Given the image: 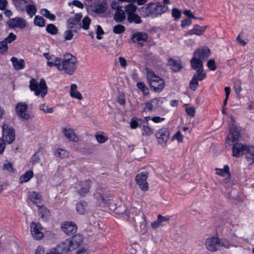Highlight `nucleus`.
Segmentation results:
<instances>
[{"instance_id": "obj_1", "label": "nucleus", "mask_w": 254, "mask_h": 254, "mask_svg": "<svg viewBox=\"0 0 254 254\" xmlns=\"http://www.w3.org/2000/svg\"><path fill=\"white\" fill-rule=\"evenodd\" d=\"M168 9V7L161 2H150L139 8L138 11L144 18H154L161 15Z\"/></svg>"}, {"instance_id": "obj_2", "label": "nucleus", "mask_w": 254, "mask_h": 254, "mask_svg": "<svg viewBox=\"0 0 254 254\" xmlns=\"http://www.w3.org/2000/svg\"><path fill=\"white\" fill-rule=\"evenodd\" d=\"M76 63L77 60L75 56L70 54H66L61 59L57 68L60 71L64 70L65 73L71 75L77 68Z\"/></svg>"}, {"instance_id": "obj_3", "label": "nucleus", "mask_w": 254, "mask_h": 254, "mask_svg": "<svg viewBox=\"0 0 254 254\" xmlns=\"http://www.w3.org/2000/svg\"><path fill=\"white\" fill-rule=\"evenodd\" d=\"M146 78L151 90L155 92H160L164 89V80L149 68L146 69Z\"/></svg>"}, {"instance_id": "obj_4", "label": "nucleus", "mask_w": 254, "mask_h": 254, "mask_svg": "<svg viewBox=\"0 0 254 254\" xmlns=\"http://www.w3.org/2000/svg\"><path fill=\"white\" fill-rule=\"evenodd\" d=\"M29 88L31 91L34 92L36 96H41L42 98H44L48 92V87L44 79H41L39 84L35 79H31L29 83Z\"/></svg>"}, {"instance_id": "obj_5", "label": "nucleus", "mask_w": 254, "mask_h": 254, "mask_svg": "<svg viewBox=\"0 0 254 254\" xmlns=\"http://www.w3.org/2000/svg\"><path fill=\"white\" fill-rule=\"evenodd\" d=\"M125 9L127 15L126 20L127 23L135 24H139L142 23V20L141 17L135 13L137 9L136 5L132 3H129L125 6Z\"/></svg>"}, {"instance_id": "obj_6", "label": "nucleus", "mask_w": 254, "mask_h": 254, "mask_svg": "<svg viewBox=\"0 0 254 254\" xmlns=\"http://www.w3.org/2000/svg\"><path fill=\"white\" fill-rule=\"evenodd\" d=\"M2 138L4 142L8 144L12 143L15 138V132L12 127H10L7 124H4L2 126Z\"/></svg>"}, {"instance_id": "obj_7", "label": "nucleus", "mask_w": 254, "mask_h": 254, "mask_svg": "<svg viewBox=\"0 0 254 254\" xmlns=\"http://www.w3.org/2000/svg\"><path fill=\"white\" fill-rule=\"evenodd\" d=\"M206 248L211 252H215L221 247L225 246L223 242L218 237H212L206 239L205 242Z\"/></svg>"}, {"instance_id": "obj_8", "label": "nucleus", "mask_w": 254, "mask_h": 254, "mask_svg": "<svg viewBox=\"0 0 254 254\" xmlns=\"http://www.w3.org/2000/svg\"><path fill=\"white\" fill-rule=\"evenodd\" d=\"M148 177V173L144 171L137 174L135 177V182L138 185L139 188L142 191H146L148 190L149 186L147 182V179Z\"/></svg>"}, {"instance_id": "obj_9", "label": "nucleus", "mask_w": 254, "mask_h": 254, "mask_svg": "<svg viewBox=\"0 0 254 254\" xmlns=\"http://www.w3.org/2000/svg\"><path fill=\"white\" fill-rule=\"evenodd\" d=\"M249 145L239 142L234 143L232 147V155L236 158L244 155L248 151Z\"/></svg>"}, {"instance_id": "obj_10", "label": "nucleus", "mask_w": 254, "mask_h": 254, "mask_svg": "<svg viewBox=\"0 0 254 254\" xmlns=\"http://www.w3.org/2000/svg\"><path fill=\"white\" fill-rule=\"evenodd\" d=\"M28 106L24 102L18 103L15 107L17 115L22 120H28L30 118V115L26 113Z\"/></svg>"}, {"instance_id": "obj_11", "label": "nucleus", "mask_w": 254, "mask_h": 254, "mask_svg": "<svg viewBox=\"0 0 254 254\" xmlns=\"http://www.w3.org/2000/svg\"><path fill=\"white\" fill-rule=\"evenodd\" d=\"M159 144L165 146L169 140L170 134L168 129L163 127L159 129L155 134Z\"/></svg>"}, {"instance_id": "obj_12", "label": "nucleus", "mask_w": 254, "mask_h": 254, "mask_svg": "<svg viewBox=\"0 0 254 254\" xmlns=\"http://www.w3.org/2000/svg\"><path fill=\"white\" fill-rule=\"evenodd\" d=\"M9 27L11 28H19L24 29L27 24L26 21L20 17H16L10 19L7 22Z\"/></svg>"}, {"instance_id": "obj_13", "label": "nucleus", "mask_w": 254, "mask_h": 254, "mask_svg": "<svg viewBox=\"0 0 254 254\" xmlns=\"http://www.w3.org/2000/svg\"><path fill=\"white\" fill-rule=\"evenodd\" d=\"M31 234L35 239L41 240L43 238L44 234L42 232V225L39 223L32 222L31 224Z\"/></svg>"}, {"instance_id": "obj_14", "label": "nucleus", "mask_w": 254, "mask_h": 254, "mask_svg": "<svg viewBox=\"0 0 254 254\" xmlns=\"http://www.w3.org/2000/svg\"><path fill=\"white\" fill-rule=\"evenodd\" d=\"M148 38L146 33L144 32H137L132 35L131 40L133 43H137L140 46L144 45L145 42Z\"/></svg>"}, {"instance_id": "obj_15", "label": "nucleus", "mask_w": 254, "mask_h": 254, "mask_svg": "<svg viewBox=\"0 0 254 254\" xmlns=\"http://www.w3.org/2000/svg\"><path fill=\"white\" fill-rule=\"evenodd\" d=\"M55 249L59 254H64L68 252L74 250L69 242V239L65 240L64 242L59 245Z\"/></svg>"}, {"instance_id": "obj_16", "label": "nucleus", "mask_w": 254, "mask_h": 254, "mask_svg": "<svg viewBox=\"0 0 254 254\" xmlns=\"http://www.w3.org/2000/svg\"><path fill=\"white\" fill-rule=\"evenodd\" d=\"M94 196L99 201L100 205L108 204L110 200L108 196L103 194V190L100 188L96 189Z\"/></svg>"}, {"instance_id": "obj_17", "label": "nucleus", "mask_w": 254, "mask_h": 254, "mask_svg": "<svg viewBox=\"0 0 254 254\" xmlns=\"http://www.w3.org/2000/svg\"><path fill=\"white\" fill-rule=\"evenodd\" d=\"M62 229L67 235H71L76 232L77 227L75 224L71 221H67L62 224Z\"/></svg>"}, {"instance_id": "obj_18", "label": "nucleus", "mask_w": 254, "mask_h": 254, "mask_svg": "<svg viewBox=\"0 0 254 254\" xmlns=\"http://www.w3.org/2000/svg\"><path fill=\"white\" fill-rule=\"evenodd\" d=\"M210 50L206 47H203L196 50L193 53V56L201 59H205L209 56Z\"/></svg>"}, {"instance_id": "obj_19", "label": "nucleus", "mask_w": 254, "mask_h": 254, "mask_svg": "<svg viewBox=\"0 0 254 254\" xmlns=\"http://www.w3.org/2000/svg\"><path fill=\"white\" fill-rule=\"evenodd\" d=\"M43 56L48 61L47 65L50 67L55 66L57 67L59 62L61 61V58L56 57L55 56L50 55L49 53H45Z\"/></svg>"}, {"instance_id": "obj_20", "label": "nucleus", "mask_w": 254, "mask_h": 254, "mask_svg": "<svg viewBox=\"0 0 254 254\" xmlns=\"http://www.w3.org/2000/svg\"><path fill=\"white\" fill-rule=\"evenodd\" d=\"M240 136V129L238 127L233 125L230 129V133L227 137L228 139L232 140L234 142L236 141Z\"/></svg>"}, {"instance_id": "obj_21", "label": "nucleus", "mask_w": 254, "mask_h": 254, "mask_svg": "<svg viewBox=\"0 0 254 254\" xmlns=\"http://www.w3.org/2000/svg\"><path fill=\"white\" fill-rule=\"evenodd\" d=\"M39 215L41 219L44 221H47L50 218L51 212L46 207L41 206L38 208Z\"/></svg>"}, {"instance_id": "obj_22", "label": "nucleus", "mask_w": 254, "mask_h": 254, "mask_svg": "<svg viewBox=\"0 0 254 254\" xmlns=\"http://www.w3.org/2000/svg\"><path fill=\"white\" fill-rule=\"evenodd\" d=\"M63 132L65 136L69 140L74 142L78 140V138L75 134L73 129L70 128H64Z\"/></svg>"}, {"instance_id": "obj_23", "label": "nucleus", "mask_w": 254, "mask_h": 254, "mask_svg": "<svg viewBox=\"0 0 254 254\" xmlns=\"http://www.w3.org/2000/svg\"><path fill=\"white\" fill-rule=\"evenodd\" d=\"M73 250L77 249L82 243L83 237L80 234H76L69 239Z\"/></svg>"}, {"instance_id": "obj_24", "label": "nucleus", "mask_w": 254, "mask_h": 254, "mask_svg": "<svg viewBox=\"0 0 254 254\" xmlns=\"http://www.w3.org/2000/svg\"><path fill=\"white\" fill-rule=\"evenodd\" d=\"M201 59H199L196 56H193L190 60V63L191 67L195 70L200 69H203V63Z\"/></svg>"}, {"instance_id": "obj_25", "label": "nucleus", "mask_w": 254, "mask_h": 254, "mask_svg": "<svg viewBox=\"0 0 254 254\" xmlns=\"http://www.w3.org/2000/svg\"><path fill=\"white\" fill-rule=\"evenodd\" d=\"M126 12L125 10H124L121 8L120 9H117L115 11L114 19L118 23H121L124 21L126 18Z\"/></svg>"}, {"instance_id": "obj_26", "label": "nucleus", "mask_w": 254, "mask_h": 254, "mask_svg": "<svg viewBox=\"0 0 254 254\" xmlns=\"http://www.w3.org/2000/svg\"><path fill=\"white\" fill-rule=\"evenodd\" d=\"M10 61L12 63L13 66L15 70H20L25 67V62L23 59L18 60L17 58L13 57L11 58Z\"/></svg>"}, {"instance_id": "obj_27", "label": "nucleus", "mask_w": 254, "mask_h": 254, "mask_svg": "<svg viewBox=\"0 0 254 254\" xmlns=\"http://www.w3.org/2000/svg\"><path fill=\"white\" fill-rule=\"evenodd\" d=\"M91 187V181L89 180H86L85 182V187H82L78 191V194L81 197H84L89 192Z\"/></svg>"}, {"instance_id": "obj_28", "label": "nucleus", "mask_w": 254, "mask_h": 254, "mask_svg": "<svg viewBox=\"0 0 254 254\" xmlns=\"http://www.w3.org/2000/svg\"><path fill=\"white\" fill-rule=\"evenodd\" d=\"M246 159L249 163L250 165L254 164V146L250 145L248 148V151L246 153Z\"/></svg>"}, {"instance_id": "obj_29", "label": "nucleus", "mask_w": 254, "mask_h": 254, "mask_svg": "<svg viewBox=\"0 0 254 254\" xmlns=\"http://www.w3.org/2000/svg\"><path fill=\"white\" fill-rule=\"evenodd\" d=\"M70 95L71 97L82 100V96L81 94L77 91V86L75 84H71L70 85Z\"/></svg>"}, {"instance_id": "obj_30", "label": "nucleus", "mask_w": 254, "mask_h": 254, "mask_svg": "<svg viewBox=\"0 0 254 254\" xmlns=\"http://www.w3.org/2000/svg\"><path fill=\"white\" fill-rule=\"evenodd\" d=\"M168 64L170 66L171 69L175 72L182 68V65L181 62L173 59H170L169 60Z\"/></svg>"}, {"instance_id": "obj_31", "label": "nucleus", "mask_w": 254, "mask_h": 254, "mask_svg": "<svg viewBox=\"0 0 254 254\" xmlns=\"http://www.w3.org/2000/svg\"><path fill=\"white\" fill-rule=\"evenodd\" d=\"M13 3L18 11L25 12L28 2L26 0H15Z\"/></svg>"}, {"instance_id": "obj_32", "label": "nucleus", "mask_w": 254, "mask_h": 254, "mask_svg": "<svg viewBox=\"0 0 254 254\" xmlns=\"http://www.w3.org/2000/svg\"><path fill=\"white\" fill-rule=\"evenodd\" d=\"M67 27L70 29H80L81 28V23L77 22L74 18H70L67 21Z\"/></svg>"}, {"instance_id": "obj_33", "label": "nucleus", "mask_w": 254, "mask_h": 254, "mask_svg": "<svg viewBox=\"0 0 254 254\" xmlns=\"http://www.w3.org/2000/svg\"><path fill=\"white\" fill-rule=\"evenodd\" d=\"M216 174L222 177L228 176L230 177L231 174L229 171V167L228 165H225L223 169L216 168Z\"/></svg>"}, {"instance_id": "obj_34", "label": "nucleus", "mask_w": 254, "mask_h": 254, "mask_svg": "<svg viewBox=\"0 0 254 254\" xmlns=\"http://www.w3.org/2000/svg\"><path fill=\"white\" fill-rule=\"evenodd\" d=\"M206 29V26H200L198 25H196L195 26L189 31L190 34H195L198 36H200L203 34Z\"/></svg>"}, {"instance_id": "obj_35", "label": "nucleus", "mask_w": 254, "mask_h": 254, "mask_svg": "<svg viewBox=\"0 0 254 254\" xmlns=\"http://www.w3.org/2000/svg\"><path fill=\"white\" fill-rule=\"evenodd\" d=\"M159 101L160 98H154L150 100V102L146 103L145 107L143 109V111H152L154 109L153 104L155 103L156 105H158Z\"/></svg>"}, {"instance_id": "obj_36", "label": "nucleus", "mask_w": 254, "mask_h": 254, "mask_svg": "<svg viewBox=\"0 0 254 254\" xmlns=\"http://www.w3.org/2000/svg\"><path fill=\"white\" fill-rule=\"evenodd\" d=\"M29 199L33 203L36 204L41 201V196L40 194L36 191H32L30 192L28 196Z\"/></svg>"}, {"instance_id": "obj_37", "label": "nucleus", "mask_w": 254, "mask_h": 254, "mask_svg": "<svg viewBox=\"0 0 254 254\" xmlns=\"http://www.w3.org/2000/svg\"><path fill=\"white\" fill-rule=\"evenodd\" d=\"M107 9L106 3H101L94 6V11L96 13H104Z\"/></svg>"}, {"instance_id": "obj_38", "label": "nucleus", "mask_w": 254, "mask_h": 254, "mask_svg": "<svg viewBox=\"0 0 254 254\" xmlns=\"http://www.w3.org/2000/svg\"><path fill=\"white\" fill-rule=\"evenodd\" d=\"M87 203L85 201H80L76 204V210L81 214L85 213L86 211V207H87Z\"/></svg>"}, {"instance_id": "obj_39", "label": "nucleus", "mask_w": 254, "mask_h": 254, "mask_svg": "<svg viewBox=\"0 0 254 254\" xmlns=\"http://www.w3.org/2000/svg\"><path fill=\"white\" fill-rule=\"evenodd\" d=\"M33 177V172L31 170H29L23 174L20 179L21 183H26L28 182Z\"/></svg>"}, {"instance_id": "obj_40", "label": "nucleus", "mask_w": 254, "mask_h": 254, "mask_svg": "<svg viewBox=\"0 0 254 254\" xmlns=\"http://www.w3.org/2000/svg\"><path fill=\"white\" fill-rule=\"evenodd\" d=\"M34 24L40 27H43L45 26L46 20L43 17L39 15H36L34 19Z\"/></svg>"}, {"instance_id": "obj_41", "label": "nucleus", "mask_w": 254, "mask_h": 254, "mask_svg": "<svg viewBox=\"0 0 254 254\" xmlns=\"http://www.w3.org/2000/svg\"><path fill=\"white\" fill-rule=\"evenodd\" d=\"M196 71V73L193 76V78L198 81H201L205 78L206 75L203 69H198Z\"/></svg>"}, {"instance_id": "obj_42", "label": "nucleus", "mask_w": 254, "mask_h": 254, "mask_svg": "<svg viewBox=\"0 0 254 254\" xmlns=\"http://www.w3.org/2000/svg\"><path fill=\"white\" fill-rule=\"evenodd\" d=\"M25 11L30 17H32L36 14L37 8L35 5L27 4L25 7Z\"/></svg>"}, {"instance_id": "obj_43", "label": "nucleus", "mask_w": 254, "mask_h": 254, "mask_svg": "<svg viewBox=\"0 0 254 254\" xmlns=\"http://www.w3.org/2000/svg\"><path fill=\"white\" fill-rule=\"evenodd\" d=\"M48 33L51 35H56L58 33V28L53 24H48L46 28Z\"/></svg>"}, {"instance_id": "obj_44", "label": "nucleus", "mask_w": 254, "mask_h": 254, "mask_svg": "<svg viewBox=\"0 0 254 254\" xmlns=\"http://www.w3.org/2000/svg\"><path fill=\"white\" fill-rule=\"evenodd\" d=\"M136 86L138 88V89H139L142 92L143 95H147L149 94V89L143 82L140 81L138 82L136 84Z\"/></svg>"}, {"instance_id": "obj_45", "label": "nucleus", "mask_w": 254, "mask_h": 254, "mask_svg": "<svg viewBox=\"0 0 254 254\" xmlns=\"http://www.w3.org/2000/svg\"><path fill=\"white\" fill-rule=\"evenodd\" d=\"M40 13L46 18L51 20H55L56 19V16L54 14L51 13L46 8H42L40 11Z\"/></svg>"}, {"instance_id": "obj_46", "label": "nucleus", "mask_w": 254, "mask_h": 254, "mask_svg": "<svg viewBox=\"0 0 254 254\" xmlns=\"http://www.w3.org/2000/svg\"><path fill=\"white\" fill-rule=\"evenodd\" d=\"M55 155L61 158H64L68 156V153L65 150L59 148L56 151Z\"/></svg>"}, {"instance_id": "obj_47", "label": "nucleus", "mask_w": 254, "mask_h": 254, "mask_svg": "<svg viewBox=\"0 0 254 254\" xmlns=\"http://www.w3.org/2000/svg\"><path fill=\"white\" fill-rule=\"evenodd\" d=\"M77 32L76 29H70L66 30L64 33V38L65 40H70L73 37V32Z\"/></svg>"}, {"instance_id": "obj_48", "label": "nucleus", "mask_w": 254, "mask_h": 254, "mask_svg": "<svg viewBox=\"0 0 254 254\" xmlns=\"http://www.w3.org/2000/svg\"><path fill=\"white\" fill-rule=\"evenodd\" d=\"M126 30V28L124 26L118 24L115 25L113 28V32L115 34H119L124 33Z\"/></svg>"}, {"instance_id": "obj_49", "label": "nucleus", "mask_w": 254, "mask_h": 254, "mask_svg": "<svg viewBox=\"0 0 254 254\" xmlns=\"http://www.w3.org/2000/svg\"><path fill=\"white\" fill-rule=\"evenodd\" d=\"M90 22L91 19L88 16L84 17L82 20V26H81V27L85 30H88L89 28Z\"/></svg>"}, {"instance_id": "obj_50", "label": "nucleus", "mask_w": 254, "mask_h": 254, "mask_svg": "<svg viewBox=\"0 0 254 254\" xmlns=\"http://www.w3.org/2000/svg\"><path fill=\"white\" fill-rule=\"evenodd\" d=\"M198 81L192 78L189 83V87L190 90L195 91L198 86Z\"/></svg>"}, {"instance_id": "obj_51", "label": "nucleus", "mask_w": 254, "mask_h": 254, "mask_svg": "<svg viewBox=\"0 0 254 254\" xmlns=\"http://www.w3.org/2000/svg\"><path fill=\"white\" fill-rule=\"evenodd\" d=\"M8 50L7 44L4 40L0 42V54L3 55L7 52Z\"/></svg>"}, {"instance_id": "obj_52", "label": "nucleus", "mask_w": 254, "mask_h": 254, "mask_svg": "<svg viewBox=\"0 0 254 254\" xmlns=\"http://www.w3.org/2000/svg\"><path fill=\"white\" fill-rule=\"evenodd\" d=\"M39 109L45 113H52L54 112V110L52 108L49 107L48 106H46L45 104H41L39 106Z\"/></svg>"}, {"instance_id": "obj_53", "label": "nucleus", "mask_w": 254, "mask_h": 254, "mask_svg": "<svg viewBox=\"0 0 254 254\" xmlns=\"http://www.w3.org/2000/svg\"><path fill=\"white\" fill-rule=\"evenodd\" d=\"M207 65L210 70L214 71L217 68L215 62L213 59H210L208 61Z\"/></svg>"}, {"instance_id": "obj_54", "label": "nucleus", "mask_w": 254, "mask_h": 254, "mask_svg": "<svg viewBox=\"0 0 254 254\" xmlns=\"http://www.w3.org/2000/svg\"><path fill=\"white\" fill-rule=\"evenodd\" d=\"M16 38V35L13 34V33H10L8 36L5 38L4 41L6 42V43L7 44L10 43L14 41Z\"/></svg>"}, {"instance_id": "obj_55", "label": "nucleus", "mask_w": 254, "mask_h": 254, "mask_svg": "<svg viewBox=\"0 0 254 254\" xmlns=\"http://www.w3.org/2000/svg\"><path fill=\"white\" fill-rule=\"evenodd\" d=\"M95 137L98 142L103 143L108 140V137L102 134H98L95 135Z\"/></svg>"}, {"instance_id": "obj_56", "label": "nucleus", "mask_w": 254, "mask_h": 254, "mask_svg": "<svg viewBox=\"0 0 254 254\" xmlns=\"http://www.w3.org/2000/svg\"><path fill=\"white\" fill-rule=\"evenodd\" d=\"M143 129L144 132L143 133V134H145L147 136H150L153 133V129L148 126H144Z\"/></svg>"}, {"instance_id": "obj_57", "label": "nucleus", "mask_w": 254, "mask_h": 254, "mask_svg": "<svg viewBox=\"0 0 254 254\" xmlns=\"http://www.w3.org/2000/svg\"><path fill=\"white\" fill-rule=\"evenodd\" d=\"M68 4L70 5L72 4L79 8L83 9L84 8V4L78 0H73L71 2H69Z\"/></svg>"}, {"instance_id": "obj_58", "label": "nucleus", "mask_w": 254, "mask_h": 254, "mask_svg": "<svg viewBox=\"0 0 254 254\" xmlns=\"http://www.w3.org/2000/svg\"><path fill=\"white\" fill-rule=\"evenodd\" d=\"M172 14L176 19H177L180 17L181 13L178 9L174 8L172 10Z\"/></svg>"}, {"instance_id": "obj_59", "label": "nucleus", "mask_w": 254, "mask_h": 254, "mask_svg": "<svg viewBox=\"0 0 254 254\" xmlns=\"http://www.w3.org/2000/svg\"><path fill=\"white\" fill-rule=\"evenodd\" d=\"M157 219L158 220V222L161 224L162 223L168 221L170 219V216H163L161 214H158L157 216Z\"/></svg>"}, {"instance_id": "obj_60", "label": "nucleus", "mask_w": 254, "mask_h": 254, "mask_svg": "<svg viewBox=\"0 0 254 254\" xmlns=\"http://www.w3.org/2000/svg\"><path fill=\"white\" fill-rule=\"evenodd\" d=\"M186 111L188 115L191 117H193L195 115V109L194 107H189L186 109Z\"/></svg>"}, {"instance_id": "obj_61", "label": "nucleus", "mask_w": 254, "mask_h": 254, "mask_svg": "<svg viewBox=\"0 0 254 254\" xmlns=\"http://www.w3.org/2000/svg\"><path fill=\"white\" fill-rule=\"evenodd\" d=\"M111 7L112 9L116 10L120 9L122 8V6L120 5L119 1L116 0H113L111 3Z\"/></svg>"}, {"instance_id": "obj_62", "label": "nucleus", "mask_w": 254, "mask_h": 254, "mask_svg": "<svg viewBox=\"0 0 254 254\" xmlns=\"http://www.w3.org/2000/svg\"><path fill=\"white\" fill-rule=\"evenodd\" d=\"M191 23V20L190 19V18H186L185 20H182L181 23V27L183 28H185L187 26L190 25Z\"/></svg>"}, {"instance_id": "obj_63", "label": "nucleus", "mask_w": 254, "mask_h": 254, "mask_svg": "<svg viewBox=\"0 0 254 254\" xmlns=\"http://www.w3.org/2000/svg\"><path fill=\"white\" fill-rule=\"evenodd\" d=\"M96 33H97V37H96L97 39L98 40L101 39L102 38L100 36V35L104 34V32L103 30L102 29V27L100 25H98L97 26Z\"/></svg>"}, {"instance_id": "obj_64", "label": "nucleus", "mask_w": 254, "mask_h": 254, "mask_svg": "<svg viewBox=\"0 0 254 254\" xmlns=\"http://www.w3.org/2000/svg\"><path fill=\"white\" fill-rule=\"evenodd\" d=\"M38 152H35L31 158V162L33 164L37 163L40 159L39 156L38 155Z\"/></svg>"}]
</instances>
